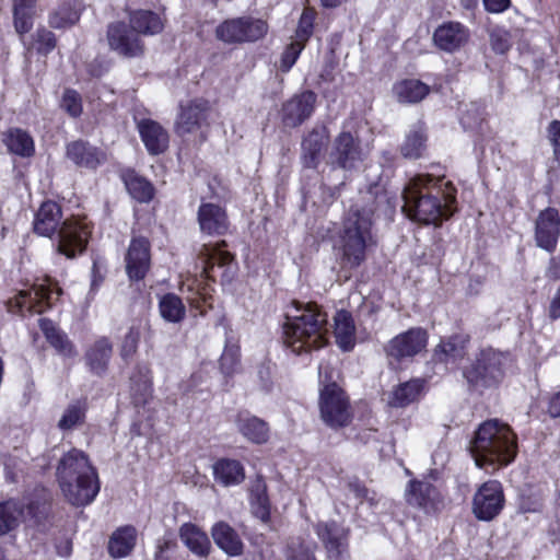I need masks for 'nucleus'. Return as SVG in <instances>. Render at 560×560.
<instances>
[{
	"label": "nucleus",
	"instance_id": "nucleus-1",
	"mask_svg": "<svg viewBox=\"0 0 560 560\" xmlns=\"http://www.w3.org/2000/svg\"><path fill=\"white\" fill-rule=\"evenodd\" d=\"M395 200L378 183L361 189L343 218L340 232L341 262L357 268L366 258V248L373 244L374 215L390 218L395 212Z\"/></svg>",
	"mask_w": 560,
	"mask_h": 560
},
{
	"label": "nucleus",
	"instance_id": "nucleus-2",
	"mask_svg": "<svg viewBox=\"0 0 560 560\" xmlns=\"http://www.w3.org/2000/svg\"><path fill=\"white\" fill-rule=\"evenodd\" d=\"M402 199V211L423 224L440 225L456 211V189L443 177L416 176L405 187Z\"/></svg>",
	"mask_w": 560,
	"mask_h": 560
},
{
	"label": "nucleus",
	"instance_id": "nucleus-3",
	"mask_svg": "<svg viewBox=\"0 0 560 560\" xmlns=\"http://www.w3.org/2000/svg\"><path fill=\"white\" fill-rule=\"evenodd\" d=\"M469 450L476 465L492 474L514 460L517 453L516 435L508 424L497 419L487 420L476 430Z\"/></svg>",
	"mask_w": 560,
	"mask_h": 560
},
{
	"label": "nucleus",
	"instance_id": "nucleus-4",
	"mask_svg": "<svg viewBox=\"0 0 560 560\" xmlns=\"http://www.w3.org/2000/svg\"><path fill=\"white\" fill-rule=\"evenodd\" d=\"M56 476L63 495L72 505L90 504L100 491L96 469L81 450L71 448L62 455Z\"/></svg>",
	"mask_w": 560,
	"mask_h": 560
},
{
	"label": "nucleus",
	"instance_id": "nucleus-5",
	"mask_svg": "<svg viewBox=\"0 0 560 560\" xmlns=\"http://www.w3.org/2000/svg\"><path fill=\"white\" fill-rule=\"evenodd\" d=\"M34 232L52 237L56 235L57 252L67 258H74L84 252L90 235L88 226L78 220L62 221V211L55 201H45L35 213Z\"/></svg>",
	"mask_w": 560,
	"mask_h": 560
},
{
	"label": "nucleus",
	"instance_id": "nucleus-6",
	"mask_svg": "<svg viewBox=\"0 0 560 560\" xmlns=\"http://www.w3.org/2000/svg\"><path fill=\"white\" fill-rule=\"evenodd\" d=\"M295 313L287 314L283 324L284 343L301 354L319 349L327 342V314L315 303L294 302Z\"/></svg>",
	"mask_w": 560,
	"mask_h": 560
},
{
	"label": "nucleus",
	"instance_id": "nucleus-7",
	"mask_svg": "<svg viewBox=\"0 0 560 560\" xmlns=\"http://www.w3.org/2000/svg\"><path fill=\"white\" fill-rule=\"evenodd\" d=\"M318 405L323 422L334 430L348 427L353 419L349 397L336 383L320 389Z\"/></svg>",
	"mask_w": 560,
	"mask_h": 560
},
{
	"label": "nucleus",
	"instance_id": "nucleus-8",
	"mask_svg": "<svg viewBox=\"0 0 560 560\" xmlns=\"http://www.w3.org/2000/svg\"><path fill=\"white\" fill-rule=\"evenodd\" d=\"M268 32V24L261 19L240 16L229 19L215 28V36L225 44L253 43L261 39Z\"/></svg>",
	"mask_w": 560,
	"mask_h": 560
},
{
	"label": "nucleus",
	"instance_id": "nucleus-9",
	"mask_svg": "<svg viewBox=\"0 0 560 560\" xmlns=\"http://www.w3.org/2000/svg\"><path fill=\"white\" fill-rule=\"evenodd\" d=\"M502 363L501 353L493 349L481 350L475 361L464 370V377L475 388L490 387L502 378Z\"/></svg>",
	"mask_w": 560,
	"mask_h": 560
},
{
	"label": "nucleus",
	"instance_id": "nucleus-10",
	"mask_svg": "<svg viewBox=\"0 0 560 560\" xmlns=\"http://www.w3.org/2000/svg\"><path fill=\"white\" fill-rule=\"evenodd\" d=\"M504 504L502 485L497 480H488L474 494L472 513L477 520L490 522L502 512Z\"/></svg>",
	"mask_w": 560,
	"mask_h": 560
},
{
	"label": "nucleus",
	"instance_id": "nucleus-11",
	"mask_svg": "<svg viewBox=\"0 0 560 560\" xmlns=\"http://www.w3.org/2000/svg\"><path fill=\"white\" fill-rule=\"evenodd\" d=\"M106 37L109 48L125 58H138L144 54V43L139 34L126 22L108 24Z\"/></svg>",
	"mask_w": 560,
	"mask_h": 560
},
{
	"label": "nucleus",
	"instance_id": "nucleus-12",
	"mask_svg": "<svg viewBox=\"0 0 560 560\" xmlns=\"http://www.w3.org/2000/svg\"><path fill=\"white\" fill-rule=\"evenodd\" d=\"M62 293L61 289L51 288V283L36 284L31 290L21 291L13 301H10L9 311L14 314L43 313L51 306L54 295L57 298Z\"/></svg>",
	"mask_w": 560,
	"mask_h": 560
},
{
	"label": "nucleus",
	"instance_id": "nucleus-13",
	"mask_svg": "<svg viewBox=\"0 0 560 560\" xmlns=\"http://www.w3.org/2000/svg\"><path fill=\"white\" fill-rule=\"evenodd\" d=\"M428 332L420 327H413L392 338L384 347L388 358L398 362L413 358L425 349Z\"/></svg>",
	"mask_w": 560,
	"mask_h": 560
},
{
	"label": "nucleus",
	"instance_id": "nucleus-14",
	"mask_svg": "<svg viewBox=\"0 0 560 560\" xmlns=\"http://www.w3.org/2000/svg\"><path fill=\"white\" fill-rule=\"evenodd\" d=\"M364 160L359 138L349 131L340 132L332 142L329 163L332 167L352 170Z\"/></svg>",
	"mask_w": 560,
	"mask_h": 560
},
{
	"label": "nucleus",
	"instance_id": "nucleus-15",
	"mask_svg": "<svg viewBox=\"0 0 560 560\" xmlns=\"http://www.w3.org/2000/svg\"><path fill=\"white\" fill-rule=\"evenodd\" d=\"M406 501L425 514H435L444 506L439 489L425 480H411L405 491Z\"/></svg>",
	"mask_w": 560,
	"mask_h": 560
},
{
	"label": "nucleus",
	"instance_id": "nucleus-16",
	"mask_svg": "<svg viewBox=\"0 0 560 560\" xmlns=\"http://www.w3.org/2000/svg\"><path fill=\"white\" fill-rule=\"evenodd\" d=\"M560 237V213L558 209L548 207L541 210L535 220L534 240L537 247L552 253Z\"/></svg>",
	"mask_w": 560,
	"mask_h": 560
},
{
	"label": "nucleus",
	"instance_id": "nucleus-17",
	"mask_svg": "<svg viewBox=\"0 0 560 560\" xmlns=\"http://www.w3.org/2000/svg\"><path fill=\"white\" fill-rule=\"evenodd\" d=\"M432 39L440 50L453 54L468 44L470 31L459 22L448 21L435 28Z\"/></svg>",
	"mask_w": 560,
	"mask_h": 560
},
{
	"label": "nucleus",
	"instance_id": "nucleus-18",
	"mask_svg": "<svg viewBox=\"0 0 560 560\" xmlns=\"http://www.w3.org/2000/svg\"><path fill=\"white\" fill-rule=\"evenodd\" d=\"M199 259L202 264V272L207 278H213L212 272L215 267L222 269V279L231 281L235 275V266L233 264V256L221 249V247L212 245H203L199 253Z\"/></svg>",
	"mask_w": 560,
	"mask_h": 560
},
{
	"label": "nucleus",
	"instance_id": "nucleus-19",
	"mask_svg": "<svg viewBox=\"0 0 560 560\" xmlns=\"http://www.w3.org/2000/svg\"><path fill=\"white\" fill-rule=\"evenodd\" d=\"M317 95L313 91H304L294 95L282 106V121L288 127H298L314 112Z\"/></svg>",
	"mask_w": 560,
	"mask_h": 560
},
{
	"label": "nucleus",
	"instance_id": "nucleus-20",
	"mask_svg": "<svg viewBox=\"0 0 560 560\" xmlns=\"http://www.w3.org/2000/svg\"><path fill=\"white\" fill-rule=\"evenodd\" d=\"M150 268V243L145 237H133L126 255V271L130 280H142Z\"/></svg>",
	"mask_w": 560,
	"mask_h": 560
},
{
	"label": "nucleus",
	"instance_id": "nucleus-21",
	"mask_svg": "<svg viewBox=\"0 0 560 560\" xmlns=\"http://www.w3.org/2000/svg\"><path fill=\"white\" fill-rule=\"evenodd\" d=\"M329 140V131L326 126H315L303 138L301 148V160L305 167L316 168L322 160L323 151L326 149Z\"/></svg>",
	"mask_w": 560,
	"mask_h": 560
},
{
	"label": "nucleus",
	"instance_id": "nucleus-22",
	"mask_svg": "<svg viewBox=\"0 0 560 560\" xmlns=\"http://www.w3.org/2000/svg\"><path fill=\"white\" fill-rule=\"evenodd\" d=\"M200 231L208 235H223L229 230V218L223 207L213 202H202L197 212Z\"/></svg>",
	"mask_w": 560,
	"mask_h": 560
},
{
	"label": "nucleus",
	"instance_id": "nucleus-23",
	"mask_svg": "<svg viewBox=\"0 0 560 560\" xmlns=\"http://www.w3.org/2000/svg\"><path fill=\"white\" fill-rule=\"evenodd\" d=\"M209 108V103L205 100H194L182 106L176 120V132L184 136L201 128L207 121Z\"/></svg>",
	"mask_w": 560,
	"mask_h": 560
},
{
	"label": "nucleus",
	"instance_id": "nucleus-24",
	"mask_svg": "<svg viewBox=\"0 0 560 560\" xmlns=\"http://www.w3.org/2000/svg\"><path fill=\"white\" fill-rule=\"evenodd\" d=\"M113 354V343L107 337H100L84 352V361L89 371L96 376H103Z\"/></svg>",
	"mask_w": 560,
	"mask_h": 560
},
{
	"label": "nucleus",
	"instance_id": "nucleus-25",
	"mask_svg": "<svg viewBox=\"0 0 560 560\" xmlns=\"http://www.w3.org/2000/svg\"><path fill=\"white\" fill-rule=\"evenodd\" d=\"M214 544L230 557H237L244 552V542L234 527L224 521H219L211 527Z\"/></svg>",
	"mask_w": 560,
	"mask_h": 560
},
{
	"label": "nucleus",
	"instance_id": "nucleus-26",
	"mask_svg": "<svg viewBox=\"0 0 560 560\" xmlns=\"http://www.w3.org/2000/svg\"><path fill=\"white\" fill-rule=\"evenodd\" d=\"M138 130L150 154L156 155L167 149L168 133L159 122L151 119H142L138 122Z\"/></svg>",
	"mask_w": 560,
	"mask_h": 560
},
{
	"label": "nucleus",
	"instance_id": "nucleus-27",
	"mask_svg": "<svg viewBox=\"0 0 560 560\" xmlns=\"http://www.w3.org/2000/svg\"><path fill=\"white\" fill-rule=\"evenodd\" d=\"M26 506L27 513L33 514V503L26 504L19 499H10L0 502V536L14 530L20 525L24 517Z\"/></svg>",
	"mask_w": 560,
	"mask_h": 560
},
{
	"label": "nucleus",
	"instance_id": "nucleus-28",
	"mask_svg": "<svg viewBox=\"0 0 560 560\" xmlns=\"http://www.w3.org/2000/svg\"><path fill=\"white\" fill-rule=\"evenodd\" d=\"M81 0H63L48 14V24L56 30L68 28L75 25L83 11Z\"/></svg>",
	"mask_w": 560,
	"mask_h": 560
},
{
	"label": "nucleus",
	"instance_id": "nucleus-29",
	"mask_svg": "<svg viewBox=\"0 0 560 560\" xmlns=\"http://www.w3.org/2000/svg\"><path fill=\"white\" fill-rule=\"evenodd\" d=\"M67 156L75 165L91 170L96 168L105 159L101 150L82 140L67 145Z\"/></svg>",
	"mask_w": 560,
	"mask_h": 560
},
{
	"label": "nucleus",
	"instance_id": "nucleus-30",
	"mask_svg": "<svg viewBox=\"0 0 560 560\" xmlns=\"http://www.w3.org/2000/svg\"><path fill=\"white\" fill-rule=\"evenodd\" d=\"M179 536L185 546L198 557H207L211 542L205 532L191 523H185L179 529Z\"/></svg>",
	"mask_w": 560,
	"mask_h": 560
},
{
	"label": "nucleus",
	"instance_id": "nucleus-31",
	"mask_svg": "<svg viewBox=\"0 0 560 560\" xmlns=\"http://www.w3.org/2000/svg\"><path fill=\"white\" fill-rule=\"evenodd\" d=\"M335 319L336 343L342 351H350L355 345V326L351 314L347 311H339Z\"/></svg>",
	"mask_w": 560,
	"mask_h": 560
},
{
	"label": "nucleus",
	"instance_id": "nucleus-32",
	"mask_svg": "<svg viewBox=\"0 0 560 560\" xmlns=\"http://www.w3.org/2000/svg\"><path fill=\"white\" fill-rule=\"evenodd\" d=\"M236 425L242 435L253 443L262 444L268 440L269 428L267 423L255 416L240 413Z\"/></svg>",
	"mask_w": 560,
	"mask_h": 560
},
{
	"label": "nucleus",
	"instance_id": "nucleus-33",
	"mask_svg": "<svg viewBox=\"0 0 560 560\" xmlns=\"http://www.w3.org/2000/svg\"><path fill=\"white\" fill-rule=\"evenodd\" d=\"M39 327L51 347H54L60 354L71 358L77 354L75 347L69 340L68 336L58 329L54 322L48 318L39 319Z\"/></svg>",
	"mask_w": 560,
	"mask_h": 560
},
{
	"label": "nucleus",
	"instance_id": "nucleus-34",
	"mask_svg": "<svg viewBox=\"0 0 560 560\" xmlns=\"http://www.w3.org/2000/svg\"><path fill=\"white\" fill-rule=\"evenodd\" d=\"M13 24L18 34H27L34 25L37 15V0H12Z\"/></svg>",
	"mask_w": 560,
	"mask_h": 560
},
{
	"label": "nucleus",
	"instance_id": "nucleus-35",
	"mask_svg": "<svg viewBox=\"0 0 560 560\" xmlns=\"http://www.w3.org/2000/svg\"><path fill=\"white\" fill-rule=\"evenodd\" d=\"M467 339L455 335L442 340L434 349L433 358L441 363H454L465 355Z\"/></svg>",
	"mask_w": 560,
	"mask_h": 560
},
{
	"label": "nucleus",
	"instance_id": "nucleus-36",
	"mask_svg": "<svg viewBox=\"0 0 560 560\" xmlns=\"http://www.w3.org/2000/svg\"><path fill=\"white\" fill-rule=\"evenodd\" d=\"M137 532L133 526H124L116 529L108 541V552L114 558L128 556L135 548Z\"/></svg>",
	"mask_w": 560,
	"mask_h": 560
},
{
	"label": "nucleus",
	"instance_id": "nucleus-37",
	"mask_svg": "<svg viewBox=\"0 0 560 560\" xmlns=\"http://www.w3.org/2000/svg\"><path fill=\"white\" fill-rule=\"evenodd\" d=\"M141 37L142 35H154L163 30V23L161 18L148 10L133 11L129 15V23Z\"/></svg>",
	"mask_w": 560,
	"mask_h": 560
},
{
	"label": "nucleus",
	"instance_id": "nucleus-38",
	"mask_svg": "<svg viewBox=\"0 0 560 560\" xmlns=\"http://www.w3.org/2000/svg\"><path fill=\"white\" fill-rule=\"evenodd\" d=\"M215 480L223 486L241 483L245 478L242 464L235 459L222 458L213 466Z\"/></svg>",
	"mask_w": 560,
	"mask_h": 560
},
{
	"label": "nucleus",
	"instance_id": "nucleus-39",
	"mask_svg": "<svg viewBox=\"0 0 560 560\" xmlns=\"http://www.w3.org/2000/svg\"><path fill=\"white\" fill-rule=\"evenodd\" d=\"M3 142L8 150L16 155L27 158L34 154V141L30 133L20 128H11L4 133Z\"/></svg>",
	"mask_w": 560,
	"mask_h": 560
},
{
	"label": "nucleus",
	"instance_id": "nucleus-40",
	"mask_svg": "<svg viewBox=\"0 0 560 560\" xmlns=\"http://www.w3.org/2000/svg\"><path fill=\"white\" fill-rule=\"evenodd\" d=\"M398 102L413 104L422 101L429 93V86L416 79L402 80L394 85Z\"/></svg>",
	"mask_w": 560,
	"mask_h": 560
},
{
	"label": "nucleus",
	"instance_id": "nucleus-41",
	"mask_svg": "<svg viewBox=\"0 0 560 560\" xmlns=\"http://www.w3.org/2000/svg\"><path fill=\"white\" fill-rule=\"evenodd\" d=\"M423 388L421 380H411L398 385L392 393L389 405L395 408L406 407L416 401Z\"/></svg>",
	"mask_w": 560,
	"mask_h": 560
},
{
	"label": "nucleus",
	"instance_id": "nucleus-42",
	"mask_svg": "<svg viewBox=\"0 0 560 560\" xmlns=\"http://www.w3.org/2000/svg\"><path fill=\"white\" fill-rule=\"evenodd\" d=\"M427 148V133L422 125L413 126L407 133L400 152L406 159H419L422 156Z\"/></svg>",
	"mask_w": 560,
	"mask_h": 560
},
{
	"label": "nucleus",
	"instance_id": "nucleus-43",
	"mask_svg": "<svg viewBox=\"0 0 560 560\" xmlns=\"http://www.w3.org/2000/svg\"><path fill=\"white\" fill-rule=\"evenodd\" d=\"M88 404L85 399H78L67 406L57 427L61 431L73 430L85 421Z\"/></svg>",
	"mask_w": 560,
	"mask_h": 560
},
{
	"label": "nucleus",
	"instance_id": "nucleus-44",
	"mask_svg": "<svg viewBox=\"0 0 560 560\" xmlns=\"http://www.w3.org/2000/svg\"><path fill=\"white\" fill-rule=\"evenodd\" d=\"M250 505L253 513L262 522L270 517V503L267 495L266 483L258 478L250 489Z\"/></svg>",
	"mask_w": 560,
	"mask_h": 560
},
{
	"label": "nucleus",
	"instance_id": "nucleus-45",
	"mask_svg": "<svg viewBox=\"0 0 560 560\" xmlns=\"http://www.w3.org/2000/svg\"><path fill=\"white\" fill-rule=\"evenodd\" d=\"M162 318L168 323H180L186 316L185 305L179 296L167 293L159 302Z\"/></svg>",
	"mask_w": 560,
	"mask_h": 560
},
{
	"label": "nucleus",
	"instance_id": "nucleus-46",
	"mask_svg": "<svg viewBox=\"0 0 560 560\" xmlns=\"http://www.w3.org/2000/svg\"><path fill=\"white\" fill-rule=\"evenodd\" d=\"M124 180L128 192L139 202H148L152 199L153 187L145 178L129 172L125 175Z\"/></svg>",
	"mask_w": 560,
	"mask_h": 560
},
{
	"label": "nucleus",
	"instance_id": "nucleus-47",
	"mask_svg": "<svg viewBox=\"0 0 560 560\" xmlns=\"http://www.w3.org/2000/svg\"><path fill=\"white\" fill-rule=\"evenodd\" d=\"M315 532L324 546L346 540V532L336 522H319L315 525Z\"/></svg>",
	"mask_w": 560,
	"mask_h": 560
},
{
	"label": "nucleus",
	"instance_id": "nucleus-48",
	"mask_svg": "<svg viewBox=\"0 0 560 560\" xmlns=\"http://www.w3.org/2000/svg\"><path fill=\"white\" fill-rule=\"evenodd\" d=\"M241 353L238 347H225L221 358L220 368L224 375L232 376L238 371Z\"/></svg>",
	"mask_w": 560,
	"mask_h": 560
},
{
	"label": "nucleus",
	"instance_id": "nucleus-49",
	"mask_svg": "<svg viewBox=\"0 0 560 560\" xmlns=\"http://www.w3.org/2000/svg\"><path fill=\"white\" fill-rule=\"evenodd\" d=\"M33 39L36 45L37 51L42 55L49 54L55 49L57 45L55 34L45 26H39L35 31V33L33 34Z\"/></svg>",
	"mask_w": 560,
	"mask_h": 560
},
{
	"label": "nucleus",
	"instance_id": "nucleus-50",
	"mask_svg": "<svg viewBox=\"0 0 560 560\" xmlns=\"http://www.w3.org/2000/svg\"><path fill=\"white\" fill-rule=\"evenodd\" d=\"M315 544H305L301 540H292L288 546V560H316Z\"/></svg>",
	"mask_w": 560,
	"mask_h": 560
},
{
	"label": "nucleus",
	"instance_id": "nucleus-51",
	"mask_svg": "<svg viewBox=\"0 0 560 560\" xmlns=\"http://www.w3.org/2000/svg\"><path fill=\"white\" fill-rule=\"evenodd\" d=\"M130 390L136 405L144 404L151 395V383L144 375H141L138 378L132 376Z\"/></svg>",
	"mask_w": 560,
	"mask_h": 560
},
{
	"label": "nucleus",
	"instance_id": "nucleus-52",
	"mask_svg": "<svg viewBox=\"0 0 560 560\" xmlns=\"http://www.w3.org/2000/svg\"><path fill=\"white\" fill-rule=\"evenodd\" d=\"M315 20V11L312 9H305L300 18L299 25L295 32L296 40L306 43L313 33Z\"/></svg>",
	"mask_w": 560,
	"mask_h": 560
},
{
	"label": "nucleus",
	"instance_id": "nucleus-53",
	"mask_svg": "<svg viewBox=\"0 0 560 560\" xmlns=\"http://www.w3.org/2000/svg\"><path fill=\"white\" fill-rule=\"evenodd\" d=\"M304 43L301 40H294L289 46H287L285 50L282 54L280 69L283 72H288L293 65L296 62L301 51L304 48Z\"/></svg>",
	"mask_w": 560,
	"mask_h": 560
},
{
	"label": "nucleus",
	"instance_id": "nucleus-54",
	"mask_svg": "<svg viewBox=\"0 0 560 560\" xmlns=\"http://www.w3.org/2000/svg\"><path fill=\"white\" fill-rule=\"evenodd\" d=\"M61 107L70 116L78 117L82 113V100L74 90H66L61 100Z\"/></svg>",
	"mask_w": 560,
	"mask_h": 560
},
{
	"label": "nucleus",
	"instance_id": "nucleus-55",
	"mask_svg": "<svg viewBox=\"0 0 560 560\" xmlns=\"http://www.w3.org/2000/svg\"><path fill=\"white\" fill-rule=\"evenodd\" d=\"M490 45L497 54L506 52L511 47L509 33L503 30H493L490 33Z\"/></svg>",
	"mask_w": 560,
	"mask_h": 560
},
{
	"label": "nucleus",
	"instance_id": "nucleus-56",
	"mask_svg": "<svg viewBox=\"0 0 560 560\" xmlns=\"http://www.w3.org/2000/svg\"><path fill=\"white\" fill-rule=\"evenodd\" d=\"M547 137L553 148L555 160L560 166V120H552L547 128Z\"/></svg>",
	"mask_w": 560,
	"mask_h": 560
},
{
	"label": "nucleus",
	"instance_id": "nucleus-57",
	"mask_svg": "<svg viewBox=\"0 0 560 560\" xmlns=\"http://www.w3.org/2000/svg\"><path fill=\"white\" fill-rule=\"evenodd\" d=\"M257 377L260 384V389L268 393L271 390L272 382V366L270 362H261L257 368Z\"/></svg>",
	"mask_w": 560,
	"mask_h": 560
},
{
	"label": "nucleus",
	"instance_id": "nucleus-58",
	"mask_svg": "<svg viewBox=\"0 0 560 560\" xmlns=\"http://www.w3.org/2000/svg\"><path fill=\"white\" fill-rule=\"evenodd\" d=\"M327 557L329 560H345L347 556V549L345 540L337 541L336 544H329L325 546Z\"/></svg>",
	"mask_w": 560,
	"mask_h": 560
},
{
	"label": "nucleus",
	"instance_id": "nucleus-59",
	"mask_svg": "<svg viewBox=\"0 0 560 560\" xmlns=\"http://www.w3.org/2000/svg\"><path fill=\"white\" fill-rule=\"evenodd\" d=\"M348 487L349 490L353 492L358 499H366L371 502V504L375 503L374 498L369 497V490L366 489V487L359 482L358 480L349 481Z\"/></svg>",
	"mask_w": 560,
	"mask_h": 560
},
{
	"label": "nucleus",
	"instance_id": "nucleus-60",
	"mask_svg": "<svg viewBox=\"0 0 560 560\" xmlns=\"http://www.w3.org/2000/svg\"><path fill=\"white\" fill-rule=\"evenodd\" d=\"M138 345V334H135L132 330L126 336L124 346L121 349V355L124 358L131 355L136 352Z\"/></svg>",
	"mask_w": 560,
	"mask_h": 560
},
{
	"label": "nucleus",
	"instance_id": "nucleus-61",
	"mask_svg": "<svg viewBox=\"0 0 560 560\" xmlns=\"http://www.w3.org/2000/svg\"><path fill=\"white\" fill-rule=\"evenodd\" d=\"M176 547V542L168 538H162L158 541L155 560H166L165 551Z\"/></svg>",
	"mask_w": 560,
	"mask_h": 560
},
{
	"label": "nucleus",
	"instance_id": "nucleus-62",
	"mask_svg": "<svg viewBox=\"0 0 560 560\" xmlns=\"http://www.w3.org/2000/svg\"><path fill=\"white\" fill-rule=\"evenodd\" d=\"M485 8L489 12L499 13L510 5V0H483Z\"/></svg>",
	"mask_w": 560,
	"mask_h": 560
},
{
	"label": "nucleus",
	"instance_id": "nucleus-63",
	"mask_svg": "<svg viewBox=\"0 0 560 560\" xmlns=\"http://www.w3.org/2000/svg\"><path fill=\"white\" fill-rule=\"evenodd\" d=\"M546 276L553 280L560 279V256L550 259Z\"/></svg>",
	"mask_w": 560,
	"mask_h": 560
},
{
	"label": "nucleus",
	"instance_id": "nucleus-64",
	"mask_svg": "<svg viewBox=\"0 0 560 560\" xmlns=\"http://www.w3.org/2000/svg\"><path fill=\"white\" fill-rule=\"evenodd\" d=\"M549 317L557 319L560 317V288L556 292L549 305Z\"/></svg>",
	"mask_w": 560,
	"mask_h": 560
}]
</instances>
